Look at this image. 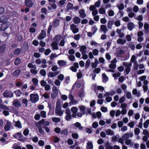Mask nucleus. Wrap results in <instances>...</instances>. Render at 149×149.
<instances>
[{"label": "nucleus", "mask_w": 149, "mask_h": 149, "mask_svg": "<svg viewBox=\"0 0 149 149\" xmlns=\"http://www.w3.org/2000/svg\"><path fill=\"white\" fill-rule=\"evenodd\" d=\"M61 38V36L60 35H57L55 36L54 38V40L57 42H58Z\"/></svg>", "instance_id": "a18cd8bd"}, {"label": "nucleus", "mask_w": 149, "mask_h": 149, "mask_svg": "<svg viewBox=\"0 0 149 149\" xmlns=\"http://www.w3.org/2000/svg\"><path fill=\"white\" fill-rule=\"evenodd\" d=\"M40 115L43 118H46V112L44 111H41L40 112Z\"/></svg>", "instance_id": "a19ab883"}, {"label": "nucleus", "mask_w": 149, "mask_h": 149, "mask_svg": "<svg viewBox=\"0 0 149 149\" xmlns=\"http://www.w3.org/2000/svg\"><path fill=\"white\" fill-rule=\"evenodd\" d=\"M70 29L72 31L74 34L76 33L79 32V29L77 26L73 24L70 25Z\"/></svg>", "instance_id": "20e7f679"}, {"label": "nucleus", "mask_w": 149, "mask_h": 149, "mask_svg": "<svg viewBox=\"0 0 149 149\" xmlns=\"http://www.w3.org/2000/svg\"><path fill=\"white\" fill-rule=\"evenodd\" d=\"M105 132L107 135L112 136L114 134V131L110 129H108L106 130Z\"/></svg>", "instance_id": "4be33fe9"}, {"label": "nucleus", "mask_w": 149, "mask_h": 149, "mask_svg": "<svg viewBox=\"0 0 149 149\" xmlns=\"http://www.w3.org/2000/svg\"><path fill=\"white\" fill-rule=\"evenodd\" d=\"M0 108L2 109H4L6 110H9V109L8 107L1 104H0Z\"/></svg>", "instance_id": "e2e57ef3"}, {"label": "nucleus", "mask_w": 149, "mask_h": 149, "mask_svg": "<svg viewBox=\"0 0 149 149\" xmlns=\"http://www.w3.org/2000/svg\"><path fill=\"white\" fill-rule=\"evenodd\" d=\"M22 136V134L21 132H17L16 134L13 135V136L14 137L17 139L21 137Z\"/></svg>", "instance_id": "58836bf2"}, {"label": "nucleus", "mask_w": 149, "mask_h": 149, "mask_svg": "<svg viewBox=\"0 0 149 149\" xmlns=\"http://www.w3.org/2000/svg\"><path fill=\"white\" fill-rule=\"evenodd\" d=\"M73 4L70 3H68L67 6V8L68 10L73 9Z\"/></svg>", "instance_id": "4c0bfd02"}, {"label": "nucleus", "mask_w": 149, "mask_h": 149, "mask_svg": "<svg viewBox=\"0 0 149 149\" xmlns=\"http://www.w3.org/2000/svg\"><path fill=\"white\" fill-rule=\"evenodd\" d=\"M149 125V120H147L143 124V126L145 128H147Z\"/></svg>", "instance_id": "5fc2aeb1"}, {"label": "nucleus", "mask_w": 149, "mask_h": 149, "mask_svg": "<svg viewBox=\"0 0 149 149\" xmlns=\"http://www.w3.org/2000/svg\"><path fill=\"white\" fill-rule=\"evenodd\" d=\"M99 12L100 14H104L106 13V11L104 9L102 8L99 9Z\"/></svg>", "instance_id": "603ef678"}, {"label": "nucleus", "mask_w": 149, "mask_h": 149, "mask_svg": "<svg viewBox=\"0 0 149 149\" xmlns=\"http://www.w3.org/2000/svg\"><path fill=\"white\" fill-rule=\"evenodd\" d=\"M15 125V127H18L19 129H21L22 128L21 122L19 121L16 122Z\"/></svg>", "instance_id": "72a5a7b5"}, {"label": "nucleus", "mask_w": 149, "mask_h": 149, "mask_svg": "<svg viewBox=\"0 0 149 149\" xmlns=\"http://www.w3.org/2000/svg\"><path fill=\"white\" fill-rule=\"evenodd\" d=\"M32 81L35 86H37L38 85V80L36 78H33L32 79Z\"/></svg>", "instance_id": "473e14b6"}, {"label": "nucleus", "mask_w": 149, "mask_h": 149, "mask_svg": "<svg viewBox=\"0 0 149 149\" xmlns=\"http://www.w3.org/2000/svg\"><path fill=\"white\" fill-rule=\"evenodd\" d=\"M21 70H15L14 72H13L12 74L13 76H17L20 73Z\"/></svg>", "instance_id": "37998d69"}, {"label": "nucleus", "mask_w": 149, "mask_h": 149, "mask_svg": "<svg viewBox=\"0 0 149 149\" xmlns=\"http://www.w3.org/2000/svg\"><path fill=\"white\" fill-rule=\"evenodd\" d=\"M78 109L76 107H73L71 108V111L73 113L72 116L73 117H76V114L78 111Z\"/></svg>", "instance_id": "ddd939ff"}, {"label": "nucleus", "mask_w": 149, "mask_h": 149, "mask_svg": "<svg viewBox=\"0 0 149 149\" xmlns=\"http://www.w3.org/2000/svg\"><path fill=\"white\" fill-rule=\"evenodd\" d=\"M100 29L102 31H103L105 33L108 31V29L106 25H101L100 26Z\"/></svg>", "instance_id": "6ab92c4d"}, {"label": "nucleus", "mask_w": 149, "mask_h": 149, "mask_svg": "<svg viewBox=\"0 0 149 149\" xmlns=\"http://www.w3.org/2000/svg\"><path fill=\"white\" fill-rule=\"evenodd\" d=\"M70 80V77L69 76H67L65 77V81L64 82V83L65 84H67L69 82Z\"/></svg>", "instance_id": "052dcab7"}, {"label": "nucleus", "mask_w": 149, "mask_h": 149, "mask_svg": "<svg viewBox=\"0 0 149 149\" xmlns=\"http://www.w3.org/2000/svg\"><path fill=\"white\" fill-rule=\"evenodd\" d=\"M117 7L118 8L120 11L124 9V5L123 3H120L117 5Z\"/></svg>", "instance_id": "cd10ccee"}, {"label": "nucleus", "mask_w": 149, "mask_h": 149, "mask_svg": "<svg viewBox=\"0 0 149 149\" xmlns=\"http://www.w3.org/2000/svg\"><path fill=\"white\" fill-rule=\"evenodd\" d=\"M51 46L52 47V49L53 50H58V49L57 46V42H56L54 41L51 44Z\"/></svg>", "instance_id": "4468645a"}, {"label": "nucleus", "mask_w": 149, "mask_h": 149, "mask_svg": "<svg viewBox=\"0 0 149 149\" xmlns=\"http://www.w3.org/2000/svg\"><path fill=\"white\" fill-rule=\"evenodd\" d=\"M30 100L31 102L35 103L39 100V96L37 94H31L30 95Z\"/></svg>", "instance_id": "7ed1b4c3"}, {"label": "nucleus", "mask_w": 149, "mask_h": 149, "mask_svg": "<svg viewBox=\"0 0 149 149\" xmlns=\"http://www.w3.org/2000/svg\"><path fill=\"white\" fill-rule=\"evenodd\" d=\"M113 147L111 146L109 142H107L106 144L105 149H113Z\"/></svg>", "instance_id": "3c124183"}, {"label": "nucleus", "mask_w": 149, "mask_h": 149, "mask_svg": "<svg viewBox=\"0 0 149 149\" xmlns=\"http://www.w3.org/2000/svg\"><path fill=\"white\" fill-rule=\"evenodd\" d=\"M35 125L38 128L39 132L42 135H44L45 134V131L42 129L41 125L37 123H35Z\"/></svg>", "instance_id": "0eeeda50"}, {"label": "nucleus", "mask_w": 149, "mask_h": 149, "mask_svg": "<svg viewBox=\"0 0 149 149\" xmlns=\"http://www.w3.org/2000/svg\"><path fill=\"white\" fill-rule=\"evenodd\" d=\"M125 143L127 145H130L132 146L133 145V143L131 141L130 139H127L125 140Z\"/></svg>", "instance_id": "09e8293b"}, {"label": "nucleus", "mask_w": 149, "mask_h": 149, "mask_svg": "<svg viewBox=\"0 0 149 149\" xmlns=\"http://www.w3.org/2000/svg\"><path fill=\"white\" fill-rule=\"evenodd\" d=\"M14 93L17 97L20 96L22 94V92L19 90H17L15 91Z\"/></svg>", "instance_id": "f704fd0d"}, {"label": "nucleus", "mask_w": 149, "mask_h": 149, "mask_svg": "<svg viewBox=\"0 0 149 149\" xmlns=\"http://www.w3.org/2000/svg\"><path fill=\"white\" fill-rule=\"evenodd\" d=\"M67 114L65 117V119L67 121H69L72 119V116L70 114V111H67L65 112Z\"/></svg>", "instance_id": "f3484780"}, {"label": "nucleus", "mask_w": 149, "mask_h": 149, "mask_svg": "<svg viewBox=\"0 0 149 149\" xmlns=\"http://www.w3.org/2000/svg\"><path fill=\"white\" fill-rule=\"evenodd\" d=\"M81 22L80 19L78 17H76L73 19V22L76 24H78Z\"/></svg>", "instance_id": "c9c22d12"}, {"label": "nucleus", "mask_w": 149, "mask_h": 149, "mask_svg": "<svg viewBox=\"0 0 149 149\" xmlns=\"http://www.w3.org/2000/svg\"><path fill=\"white\" fill-rule=\"evenodd\" d=\"M37 123H39L40 125L43 124L44 126H47L49 124V122L48 121H45L44 119H42V120L39 121Z\"/></svg>", "instance_id": "2eb2a0df"}, {"label": "nucleus", "mask_w": 149, "mask_h": 149, "mask_svg": "<svg viewBox=\"0 0 149 149\" xmlns=\"http://www.w3.org/2000/svg\"><path fill=\"white\" fill-rule=\"evenodd\" d=\"M52 121L54 123H58L60 121L61 119L58 117H53L52 119Z\"/></svg>", "instance_id": "49530a36"}, {"label": "nucleus", "mask_w": 149, "mask_h": 149, "mask_svg": "<svg viewBox=\"0 0 149 149\" xmlns=\"http://www.w3.org/2000/svg\"><path fill=\"white\" fill-rule=\"evenodd\" d=\"M13 105L16 107H19L21 106V104H20L19 101L18 100H15L13 102Z\"/></svg>", "instance_id": "dca6fc26"}, {"label": "nucleus", "mask_w": 149, "mask_h": 149, "mask_svg": "<svg viewBox=\"0 0 149 149\" xmlns=\"http://www.w3.org/2000/svg\"><path fill=\"white\" fill-rule=\"evenodd\" d=\"M27 67L30 68L37 69L36 65H33L31 63H29L27 65Z\"/></svg>", "instance_id": "e433bc0d"}, {"label": "nucleus", "mask_w": 149, "mask_h": 149, "mask_svg": "<svg viewBox=\"0 0 149 149\" xmlns=\"http://www.w3.org/2000/svg\"><path fill=\"white\" fill-rule=\"evenodd\" d=\"M25 5L29 8L33 6V2L32 0H24Z\"/></svg>", "instance_id": "6e6552de"}, {"label": "nucleus", "mask_w": 149, "mask_h": 149, "mask_svg": "<svg viewBox=\"0 0 149 149\" xmlns=\"http://www.w3.org/2000/svg\"><path fill=\"white\" fill-rule=\"evenodd\" d=\"M102 76V81L104 83H106L108 80V78L104 73H103Z\"/></svg>", "instance_id": "b1692460"}, {"label": "nucleus", "mask_w": 149, "mask_h": 149, "mask_svg": "<svg viewBox=\"0 0 149 149\" xmlns=\"http://www.w3.org/2000/svg\"><path fill=\"white\" fill-rule=\"evenodd\" d=\"M79 13L80 14L79 16L81 18H84L86 16L85 11L83 9L80 10L79 12Z\"/></svg>", "instance_id": "a211bd4d"}, {"label": "nucleus", "mask_w": 149, "mask_h": 149, "mask_svg": "<svg viewBox=\"0 0 149 149\" xmlns=\"http://www.w3.org/2000/svg\"><path fill=\"white\" fill-rule=\"evenodd\" d=\"M40 73L43 76H45L46 75V72L45 70L44 69H41L40 72Z\"/></svg>", "instance_id": "de8ad7c7"}, {"label": "nucleus", "mask_w": 149, "mask_h": 149, "mask_svg": "<svg viewBox=\"0 0 149 149\" xmlns=\"http://www.w3.org/2000/svg\"><path fill=\"white\" fill-rule=\"evenodd\" d=\"M135 18L140 21H142L143 19V16L142 15H139L135 17Z\"/></svg>", "instance_id": "338daca9"}, {"label": "nucleus", "mask_w": 149, "mask_h": 149, "mask_svg": "<svg viewBox=\"0 0 149 149\" xmlns=\"http://www.w3.org/2000/svg\"><path fill=\"white\" fill-rule=\"evenodd\" d=\"M125 97L124 96L121 97L119 99V102L120 103L122 104L123 103L125 100Z\"/></svg>", "instance_id": "69168bd1"}, {"label": "nucleus", "mask_w": 149, "mask_h": 149, "mask_svg": "<svg viewBox=\"0 0 149 149\" xmlns=\"http://www.w3.org/2000/svg\"><path fill=\"white\" fill-rule=\"evenodd\" d=\"M123 65L125 67L124 73L125 75H128L131 71V67L132 66V63L127 62H123Z\"/></svg>", "instance_id": "f257e3e1"}, {"label": "nucleus", "mask_w": 149, "mask_h": 149, "mask_svg": "<svg viewBox=\"0 0 149 149\" xmlns=\"http://www.w3.org/2000/svg\"><path fill=\"white\" fill-rule=\"evenodd\" d=\"M129 47L132 50H134L135 48V46L133 42H131L129 43Z\"/></svg>", "instance_id": "ea45409f"}, {"label": "nucleus", "mask_w": 149, "mask_h": 149, "mask_svg": "<svg viewBox=\"0 0 149 149\" xmlns=\"http://www.w3.org/2000/svg\"><path fill=\"white\" fill-rule=\"evenodd\" d=\"M126 42V40L125 39L118 38L117 41V42L118 44L123 45Z\"/></svg>", "instance_id": "a878e982"}, {"label": "nucleus", "mask_w": 149, "mask_h": 149, "mask_svg": "<svg viewBox=\"0 0 149 149\" xmlns=\"http://www.w3.org/2000/svg\"><path fill=\"white\" fill-rule=\"evenodd\" d=\"M139 64L137 62H135L133 63V69L135 70H136L138 69Z\"/></svg>", "instance_id": "79ce46f5"}, {"label": "nucleus", "mask_w": 149, "mask_h": 149, "mask_svg": "<svg viewBox=\"0 0 149 149\" xmlns=\"http://www.w3.org/2000/svg\"><path fill=\"white\" fill-rule=\"evenodd\" d=\"M55 113L59 116H62L63 111L61 110V106L59 103L57 102L55 108Z\"/></svg>", "instance_id": "f03ea898"}, {"label": "nucleus", "mask_w": 149, "mask_h": 149, "mask_svg": "<svg viewBox=\"0 0 149 149\" xmlns=\"http://www.w3.org/2000/svg\"><path fill=\"white\" fill-rule=\"evenodd\" d=\"M21 61V59L19 58H17L15 60L14 62V64L15 65H18L19 64Z\"/></svg>", "instance_id": "864d4df0"}, {"label": "nucleus", "mask_w": 149, "mask_h": 149, "mask_svg": "<svg viewBox=\"0 0 149 149\" xmlns=\"http://www.w3.org/2000/svg\"><path fill=\"white\" fill-rule=\"evenodd\" d=\"M113 23L111 21H109L108 22L107 27L109 29H111L112 28V26Z\"/></svg>", "instance_id": "bf43d9fd"}, {"label": "nucleus", "mask_w": 149, "mask_h": 149, "mask_svg": "<svg viewBox=\"0 0 149 149\" xmlns=\"http://www.w3.org/2000/svg\"><path fill=\"white\" fill-rule=\"evenodd\" d=\"M134 27V24L132 22H129L127 24V27L130 31H132Z\"/></svg>", "instance_id": "5701e85b"}, {"label": "nucleus", "mask_w": 149, "mask_h": 149, "mask_svg": "<svg viewBox=\"0 0 149 149\" xmlns=\"http://www.w3.org/2000/svg\"><path fill=\"white\" fill-rule=\"evenodd\" d=\"M124 51L123 50L120 49L117 51L116 53V56L119 57H121V54H123Z\"/></svg>", "instance_id": "7c9ffc66"}, {"label": "nucleus", "mask_w": 149, "mask_h": 149, "mask_svg": "<svg viewBox=\"0 0 149 149\" xmlns=\"http://www.w3.org/2000/svg\"><path fill=\"white\" fill-rule=\"evenodd\" d=\"M89 10L92 11V14L93 16L96 15L98 13V11L94 5H91L89 7Z\"/></svg>", "instance_id": "39448f33"}, {"label": "nucleus", "mask_w": 149, "mask_h": 149, "mask_svg": "<svg viewBox=\"0 0 149 149\" xmlns=\"http://www.w3.org/2000/svg\"><path fill=\"white\" fill-rule=\"evenodd\" d=\"M57 63L60 67H65L67 65V62L63 60H58Z\"/></svg>", "instance_id": "1a4fd4ad"}, {"label": "nucleus", "mask_w": 149, "mask_h": 149, "mask_svg": "<svg viewBox=\"0 0 149 149\" xmlns=\"http://www.w3.org/2000/svg\"><path fill=\"white\" fill-rule=\"evenodd\" d=\"M86 48L87 47L85 45H82L80 47V51L81 54L86 53Z\"/></svg>", "instance_id": "aec40b11"}, {"label": "nucleus", "mask_w": 149, "mask_h": 149, "mask_svg": "<svg viewBox=\"0 0 149 149\" xmlns=\"http://www.w3.org/2000/svg\"><path fill=\"white\" fill-rule=\"evenodd\" d=\"M59 20L58 19H54L53 21V26L54 27H57L59 25Z\"/></svg>", "instance_id": "c756f323"}, {"label": "nucleus", "mask_w": 149, "mask_h": 149, "mask_svg": "<svg viewBox=\"0 0 149 149\" xmlns=\"http://www.w3.org/2000/svg\"><path fill=\"white\" fill-rule=\"evenodd\" d=\"M28 100L26 99H23L22 100V103L23 105L27 107L28 105Z\"/></svg>", "instance_id": "4d7b16f0"}, {"label": "nucleus", "mask_w": 149, "mask_h": 149, "mask_svg": "<svg viewBox=\"0 0 149 149\" xmlns=\"http://www.w3.org/2000/svg\"><path fill=\"white\" fill-rule=\"evenodd\" d=\"M11 126V123L8 120L6 125L4 127V130L6 131H8L10 129Z\"/></svg>", "instance_id": "9d476101"}, {"label": "nucleus", "mask_w": 149, "mask_h": 149, "mask_svg": "<svg viewBox=\"0 0 149 149\" xmlns=\"http://www.w3.org/2000/svg\"><path fill=\"white\" fill-rule=\"evenodd\" d=\"M97 30V29L95 26H93L92 28V31L93 34H94Z\"/></svg>", "instance_id": "680f3d73"}, {"label": "nucleus", "mask_w": 149, "mask_h": 149, "mask_svg": "<svg viewBox=\"0 0 149 149\" xmlns=\"http://www.w3.org/2000/svg\"><path fill=\"white\" fill-rule=\"evenodd\" d=\"M8 27V26L7 25V24L4 23L3 24L1 27L0 30L1 31H5Z\"/></svg>", "instance_id": "c85d7f7f"}, {"label": "nucleus", "mask_w": 149, "mask_h": 149, "mask_svg": "<svg viewBox=\"0 0 149 149\" xmlns=\"http://www.w3.org/2000/svg\"><path fill=\"white\" fill-rule=\"evenodd\" d=\"M140 132V129L138 128H136L134 130V133L135 135H138Z\"/></svg>", "instance_id": "774afa93"}, {"label": "nucleus", "mask_w": 149, "mask_h": 149, "mask_svg": "<svg viewBox=\"0 0 149 149\" xmlns=\"http://www.w3.org/2000/svg\"><path fill=\"white\" fill-rule=\"evenodd\" d=\"M99 62L97 59L95 60V62L91 64V66L93 68H95L97 66Z\"/></svg>", "instance_id": "2f4dec72"}, {"label": "nucleus", "mask_w": 149, "mask_h": 149, "mask_svg": "<svg viewBox=\"0 0 149 149\" xmlns=\"http://www.w3.org/2000/svg\"><path fill=\"white\" fill-rule=\"evenodd\" d=\"M59 74L58 71L55 72H50L49 73L48 76L49 77L53 78L55 77Z\"/></svg>", "instance_id": "412c9836"}, {"label": "nucleus", "mask_w": 149, "mask_h": 149, "mask_svg": "<svg viewBox=\"0 0 149 149\" xmlns=\"http://www.w3.org/2000/svg\"><path fill=\"white\" fill-rule=\"evenodd\" d=\"M7 19L6 16H2L0 17V22L4 23L7 21Z\"/></svg>", "instance_id": "393cba45"}, {"label": "nucleus", "mask_w": 149, "mask_h": 149, "mask_svg": "<svg viewBox=\"0 0 149 149\" xmlns=\"http://www.w3.org/2000/svg\"><path fill=\"white\" fill-rule=\"evenodd\" d=\"M91 60L89 59H88L86 62L85 63V67L86 68H88L91 64Z\"/></svg>", "instance_id": "8fccbe9b"}, {"label": "nucleus", "mask_w": 149, "mask_h": 149, "mask_svg": "<svg viewBox=\"0 0 149 149\" xmlns=\"http://www.w3.org/2000/svg\"><path fill=\"white\" fill-rule=\"evenodd\" d=\"M78 107L81 112H82L83 114H85L86 113V110L87 107L83 105H81L79 106Z\"/></svg>", "instance_id": "f8f14e48"}, {"label": "nucleus", "mask_w": 149, "mask_h": 149, "mask_svg": "<svg viewBox=\"0 0 149 149\" xmlns=\"http://www.w3.org/2000/svg\"><path fill=\"white\" fill-rule=\"evenodd\" d=\"M21 52V49L20 48H17L14 51V54H19Z\"/></svg>", "instance_id": "0e129e2a"}, {"label": "nucleus", "mask_w": 149, "mask_h": 149, "mask_svg": "<svg viewBox=\"0 0 149 149\" xmlns=\"http://www.w3.org/2000/svg\"><path fill=\"white\" fill-rule=\"evenodd\" d=\"M86 148L87 149H93V145L92 143L90 142L88 143Z\"/></svg>", "instance_id": "c03bdc74"}, {"label": "nucleus", "mask_w": 149, "mask_h": 149, "mask_svg": "<svg viewBox=\"0 0 149 149\" xmlns=\"http://www.w3.org/2000/svg\"><path fill=\"white\" fill-rule=\"evenodd\" d=\"M75 126L78 128L79 130H82L83 129V127L81 126V124L79 122H77L74 124Z\"/></svg>", "instance_id": "bb28decb"}, {"label": "nucleus", "mask_w": 149, "mask_h": 149, "mask_svg": "<svg viewBox=\"0 0 149 149\" xmlns=\"http://www.w3.org/2000/svg\"><path fill=\"white\" fill-rule=\"evenodd\" d=\"M3 95L4 97H13V93L10 91H6L4 92Z\"/></svg>", "instance_id": "423d86ee"}, {"label": "nucleus", "mask_w": 149, "mask_h": 149, "mask_svg": "<svg viewBox=\"0 0 149 149\" xmlns=\"http://www.w3.org/2000/svg\"><path fill=\"white\" fill-rule=\"evenodd\" d=\"M46 36V32L44 30H41V32L38 37V38L39 40H42L45 38Z\"/></svg>", "instance_id": "9b49d317"}, {"label": "nucleus", "mask_w": 149, "mask_h": 149, "mask_svg": "<svg viewBox=\"0 0 149 149\" xmlns=\"http://www.w3.org/2000/svg\"><path fill=\"white\" fill-rule=\"evenodd\" d=\"M57 78L59 80L62 81L64 79V76L63 74H61L58 76Z\"/></svg>", "instance_id": "6e6d98bb"}, {"label": "nucleus", "mask_w": 149, "mask_h": 149, "mask_svg": "<svg viewBox=\"0 0 149 149\" xmlns=\"http://www.w3.org/2000/svg\"><path fill=\"white\" fill-rule=\"evenodd\" d=\"M128 133H126L123 136H122V138L123 139V140L125 141L128 139L129 137Z\"/></svg>", "instance_id": "13d9d810"}]
</instances>
